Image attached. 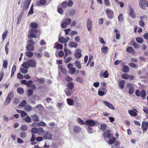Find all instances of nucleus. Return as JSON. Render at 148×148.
<instances>
[{"mask_svg":"<svg viewBox=\"0 0 148 148\" xmlns=\"http://www.w3.org/2000/svg\"><path fill=\"white\" fill-rule=\"evenodd\" d=\"M30 26L32 29H30L29 30V34L28 35V38H37V36L36 34L38 33L39 35H40V31L36 29L38 27V25L37 23L35 22H32L31 23Z\"/></svg>","mask_w":148,"mask_h":148,"instance_id":"f257e3e1","label":"nucleus"},{"mask_svg":"<svg viewBox=\"0 0 148 148\" xmlns=\"http://www.w3.org/2000/svg\"><path fill=\"white\" fill-rule=\"evenodd\" d=\"M22 66L26 69H28L29 67L36 68V61L33 59L28 60L26 62L23 63Z\"/></svg>","mask_w":148,"mask_h":148,"instance_id":"f03ea898","label":"nucleus"},{"mask_svg":"<svg viewBox=\"0 0 148 148\" xmlns=\"http://www.w3.org/2000/svg\"><path fill=\"white\" fill-rule=\"evenodd\" d=\"M135 94L138 97L141 96L143 99H146V93L145 90H142L141 92L138 89H137L135 91Z\"/></svg>","mask_w":148,"mask_h":148,"instance_id":"7ed1b4c3","label":"nucleus"},{"mask_svg":"<svg viewBox=\"0 0 148 148\" xmlns=\"http://www.w3.org/2000/svg\"><path fill=\"white\" fill-rule=\"evenodd\" d=\"M105 12L108 18L109 19H112L113 18L114 16V12L112 10L109 9H106L105 10Z\"/></svg>","mask_w":148,"mask_h":148,"instance_id":"20e7f679","label":"nucleus"},{"mask_svg":"<svg viewBox=\"0 0 148 148\" xmlns=\"http://www.w3.org/2000/svg\"><path fill=\"white\" fill-rule=\"evenodd\" d=\"M13 94V91H11L8 94V97L5 99V101L4 103V105L6 106L10 102L11 100L12 97V95Z\"/></svg>","mask_w":148,"mask_h":148,"instance_id":"39448f33","label":"nucleus"},{"mask_svg":"<svg viewBox=\"0 0 148 148\" xmlns=\"http://www.w3.org/2000/svg\"><path fill=\"white\" fill-rule=\"evenodd\" d=\"M139 5L141 8L145 9L146 6L148 7V2L147 0H140Z\"/></svg>","mask_w":148,"mask_h":148,"instance_id":"423d86ee","label":"nucleus"},{"mask_svg":"<svg viewBox=\"0 0 148 148\" xmlns=\"http://www.w3.org/2000/svg\"><path fill=\"white\" fill-rule=\"evenodd\" d=\"M104 138H110L113 136V134L111 133V131L108 130H106L103 134Z\"/></svg>","mask_w":148,"mask_h":148,"instance_id":"0eeeda50","label":"nucleus"},{"mask_svg":"<svg viewBox=\"0 0 148 148\" xmlns=\"http://www.w3.org/2000/svg\"><path fill=\"white\" fill-rule=\"evenodd\" d=\"M141 127L143 133H146L147 130H148V122L145 121H143L142 123Z\"/></svg>","mask_w":148,"mask_h":148,"instance_id":"6e6552de","label":"nucleus"},{"mask_svg":"<svg viewBox=\"0 0 148 148\" xmlns=\"http://www.w3.org/2000/svg\"><path fill=\"white\" fill-rule=\"evenodd\" d=\"M31 1L32 0H25V1L24 2L23 9V10H24L28 8Z\"/></svg>","mask_w":148,"mask_h":148,"instance_id":"1a4fd4ad","label":"nucleus"},{"mask_svg":"<svg viewBox=\"0 0 148 148\" xmlns=\"http://www.w3.org/2000/svg\"><path fill=\"white\" fill-rule=\"evenodd\" d=\"M85 124L89 127L93 126L95 125L96 123L93 120H87L85 121Z\"/></svg>","mask_w":148,"mask_h":148,"instance_id":"9d476101","label":"nucleus"},{"mask_svg":"<svg viewBox=\"0 0 148 148\" xmlns=\"http://www.w3.org/2000/svg\"><path fill=\"white\" fill-rule=\"evenodd\" d=\"M46 0H40L37 1L36 3V5L37 6H40L45 5L46 3Z\"/></svg>","mask_w":148,"mask_h":148,"instance_id":"9b49d317","label":"nucleus"},{"mask_svg":"<svg viewBox=\"0 0 148 148\" xmlns=\"http://www.w3.org/2000/svg\"><path fill=\"white\" fill-rule=\"evenodd\" d=\"M130 12L129 13V15L132 18H135L136 17V14L134 12L131 7L130 6Z\"/></svg>","mask_w":148,"mask_h":148,"instance_id":"f8f14e48","label":"nucleus"},{"mask_svg":"<svg viewBox=\"0 0 148 148\" xmlns=\"http://www.w3.org/2000/svg\"><path fill=\"white\" fill-rule=\"evenodd\" d=\"M127 87L129 88V93L132 95L134 92V87L132 84L128 83L127 85Z\"/></svg>","mask_w":148,"mask_h":148,"instance_id":"ddd939ff","label":"nucleus"},{"mask_svg":"<svg viewBox=\"0 0 148 148\" xmlns=\"http://www.w3.org/2000/svg\"><path fill=\"white\" fill-rule=\"evenodd\" d=\"M86 24L87 27L88 31H90L92 29V22L91 20L89 19H88Z\"/></svg>","mask_w":148,"mask_h":148,"instance_id":"4468645a","label":"nucleus"},{"mask_svg":"<svg viewBox=\"0 0 148 148\" xmlns=\"http://www.w3.org/2000/svg\"><path fill=\"white\" fill-rule=\"evenodd\" d=\"M52 135L48 132H47L44 135L43 137L45 139H51Z\"/></svg>","mask_w":148,"mask_h":148,"instance_id":"2eb2a0df","label":"nucleus"},{"mask_svg":"<svg viewBox=\"0 0 148 148\" xmlns=\"http://www.w3.org/2000/svg\"><path fill=\"white\" fill-rule=\"evenodd\" d=\"M34 47L33 45L27 43L26 46V49L28 51H32L34 50Z\"/></svg>","mask_w":148,"mask_h":148,"instance_id":"dca6fc26","label":"nucleus"},{"mask_svg":"<svg viewBox=\"0 0 148 148\" xmlns=\"http://www.w3.org/2000/svg\"><path fill=\"white\" fill-rule=\"evenodd\" d=\"M108 48L104 45H102L101 47V52L105 54L108 53Z\"/></svg>","mask_w":148,"mask_h":148,"instance_id":"f3484780","label":"nucleus"},{"mask_svg":"<svg viewBox=\"0 0 148 148\" xmlns=\"http://www.w3.org/2000/svg\"><path fill=\"white\" fill-rule=\"evenodd\" d=\"M74 132L75 134H77L80 132L81 129L79 126H75L73 127Z\"/></svg>","mask_w":148,"mask_h":148,"instance_id":"a211bd4d","label":"nucleus"},{"mask_svg":"<svg viewBox=\"0 0 148 148\" xmlns=\"http://www.w3.org/2000/svg\"><path fill=\"white\" fill-rule=\"evenodd\" d=\"M67 89L72 90L74 87V84L72 82L69 83L66 86Z\"/></svg>","mask_w":148,"mask_h":148,"instance_id":"6ab92c4d","label":"nucleus"},{"mask_svg":"<svg viewBox=\"0 0 148 148\" xmlns=\"http://www.w3.org/2000/svg\"><path fill=\"white\" fill-rule=\"evenodd\" d=\"M103 103L106 106L109 107L110 108L114 110V108L113 107V105L109 103H108L107 101H103Z\"/></svg>","mask_w":148,"mask_h":148,"instance_id":"aec40b11","label":"nucleus"},{"mask_svg":"<svg viewBox=\"0 0 148 148\" xmlns=\"http://www.w3.org/2000/svg\"><path fill=\"white\" fill-rule=\"evenodd\" d=\"M66 101L68 104L70 106H72L74 104L73 100L71 98H67Z\"/></svg>","mask_w":148,"mask_h":148,"instance_id":"412c9836","label":"nucleus"},{"mask_svg":"<svg viewBox=\"0 0 148 148\" xmlns=\"http://www.w3.org/2000/svg\"><path fill=\"white\" fill-rule=\"evenodd\" d=\"M126 51L129 53H134L135 51L133 47H129L126 49Z\"/></svg>","mask_w":148,"mask_h":148,"instance_id":"4be33fe9","label":"nucleus"},{"mask_svg":"<svg viewBox=\"0 0 148 148\" xmlns=\"http://www.w3.org/2000/svg\"><path fill=\"white\" fill-rule=\"evenodd\" d=\"M122 70L124 73H127L129 71V68L126 65H124L122 68Z\"/></svg>","mask_w":148,"mask_h":148,"instance_id":"5701e85b","label":"nucleus"},{"mask_svg":"<svg viewBox=\"0 0 148 148\" xmlns=\"http://www.w3.org/2000/svg\"><path fill=\"white\" fill-rule=\"evenodd\" d=\"M125 81L124 80H121L119 82V86L121 89L123 88L125 84Z\"/></svg>","mask_w":148,"mask_h":148,"instance_id":"b1692460","label":"nucleus"},{"mask_svg":"<svg viewBox=\"0 0 148 148\" xmlns=\"http://www.w3.org/2000/svg\"><path fill=\"white\" fill-rule=\"evenodd\" d=\"M74 55L75 56V58L77 59H78L80 58L82 56L81 53V51H80L79 52H76L74 54Z\"/></svg>","mask_w":148,"mask_h":148,"instance_id":"393cba45","label":"nucleus"},{"mask_svg":"<svg viewBox=\"0 0 148 148\" xmlns=\"http://www.w3.org/2000/svg\"><path fill=\"white\" fill-rule=\"evenodd\" d=\"M69 46L71 47L76 48L77 46V44L76 42L70 41L69 43Z\"/></svg>","mask_w":148,"mask_h":148,"instance_id":"a878e982","label":"nucleus"},{"mask_svg":"<svg viewBox=\"0 0 148 148\" xmlns=\"http://www.w3.org/2000/svg\"><path fill=\"white\" fill-rule=\"evenodd\" d=\"M20 137L22 139H24L26 138L27 134L26 132H21L19 133Z\"/></svg>","mask_w":148,"mask_h":148,"instance_id":"bb28decb","label":"nucleus"},{"mask_svg":"<svg viewBox=\"0 0 148 148\" xmlns=\"http://www.w3.org/2000/svg\"><path fill=\"white\" fill-rule=\"evenodd\" d=\"M75 64L76 66L79 69H81L82 68V65L80 62L79 60L75 61Z\"/></svg>","mask_w":148,"mask_h":148,"instance_id":"cd10ccee","label":"nucleus"},{"mask_svg":"<svg viewBox=\"0 0 148 148\" xmlns=\"http://www.w3.org/2000/svg\"><path fill=\"white\" fill-rule=\"evenodd\" d=\"M38 132H37L38 134L39 135H43L45 132L43 130L42 128L39 127L38 128Z\"/></svg>","mask_w":148,"mask_h":148,"instance_id":"c85d7f7f","label":"nucleus"},{"mask_svg":"<svg viewBox=\"0 0 148 148\" xmlns=\"http://www.w3.org/2000/svg\"><path fill=\"white\" fill-rule=\"evenodd\" d=\"M111 139L109 140L108 141V143L110 145H111L114 143L116 140V139L115 137L112 136L111 138Z\"/></svg>","mask_w":148,"mask_h":148,"instance_id":"c756f323","label":"nucleus"},{"mask_svg":"<svg viewBox=\"0 0 148 148\" xmlns=\"http://www.w3.org/2000/svg\"><path fill=\"white\" fill-rule=\"evenodd\" d=\"M17 92L19 94H23L24 92V90L22 88H19L17 89Z\"/></svg>","mask_w":148,"mask_h":148,"instance_id":"7c9ffc66","label":"nucleus"},{"mask_svg":"<svg viewBox=\"0 0 148 148\" xmlns=\"http://www.w3.org/2000/svg\"><path fill=\"white\" fill-rule=\"evenodd\" d=\"M36 136L35 135H34V134H32V138L31 139L30 141L32 142V145H35L37 143L36 142H33L34 141L35 139L36 140Z\"/></svg>","mask_w":148,"mask_h":148,"instance_id":"2f4dec72","label":"nucleus"},{"mask_svg":"<svg viewBox=\"0 0 148 148\" xmlns=\"http://www.w3.org/2000/svg\"><path fill=\"white\" fill-rule=\"evenodd\" d=\"M28 127L26 125H22L20 127V130L22 131H26L27 130Z\"/></svg>","mask_w":148,"mask_h":148,"instance_id":"473e14b6","label":"nucleus"},{"mask_svg":"<svg viewBox=\"0 0 148 148\" xmlns=\"http://www.w3.org/2000/svg\"><path fill=\"white\" fill-rule=\"evenodd\" d=\"M129 113L132 116H136L137 114L133 110H131L129 111Z\"/></svg>","mask_w":148,"mask_h":148,"instance_id":"72a5a7b5","label":"nucleus"},{"mask_svg":"<svg viewBox=\"0 0 148 148\" xmlns=\"http://www.w3.org/2000/svg\"><path fill=\"white\" fill-rule=\"evenodd\" d=\"M16 66L15 65H14L12 68L11 73V77H12L16 71Z\"/></svg>","mask_w":148,"mask_h":148,"instance_id":"f704fd0d","label":"nucleus"},{"mask_svg":"<svg viewBox=\"0 0 148 148\" xmlns=\"http://www.w3.org/2000/svg\"><path fill=\"white\" fill-rule=\"evenodd\" d=\"M31 117L32 120L34 121L37 122L39 121L38 117L36 114L32 116Z\"/></svg>","mask_w":148,"mask_h":148,"instance_id":"c9c22d12","label":"nucleus"},{"mask_svg":"<svg viewBox=\"0 0 148 148\" xmlns=\"http://www.w3.org/2000/svg\"><path fill=\"white\" fill-rule=\"evenodd\" d=\"M36 82H38L40 84H43L45 82V79L43 78L39 79L37 78V79L36 80Z\"/></svg>","mask_w":148,"mask_h":148,"instance_id":"e433bc0d","label":"nucleus"},{"mask_svg":"<svg viewBox=\"0 0 148 148\" xmlns=\"http://www.w3.org/2000/svg\"><path fill=\"white\" fill-rule=\"evenodd\" d=\"M58 41L61 44H64L65 42H66V39L63 37H61L59 39Z\"/></svg>","mask_w":148,"mask_h":148,"instance_id":"4c0bfd02","label":"nucleus"},{"mask_svg":"<svg viewBox=\"0 0 148 148\" xmlns=\"http://www.w3.org/2000/svg\"><path fill=\"white\" fill-rule=\"evenodd\" d=\"M71 90H67V89L65 90L64 92L67 96H69L71 95L72 92Z\"/></svg>","mask_w":148,"mask_h":148,"instance_id":"58836bf2","label":"nucleus"},{"mask_svg":"<svg viewBox=\"0 0 148 148\" xmlns=\"http://www.w3.org/2000/svg\"><path fill=\"white\" fill-rule=\"evenodd\" d=\"M8 30H6L2 35V39L3 41H4L7 36Z\"/></svg>","mask_w":148,"mask_h":148,"instance_id":"ea45409f","label":"nucleus"},{"mask_svg":"<svg viewBox=\"0 0 148 148\" xmlns=\"http://www.w3.org/2000/svg\"><path fill=\"white\" fill-rule=\"evenodd\" d=\"M25 54L26 56L27 57H31L33 56L34 53L33 52H31V51H29L26 52L25 53Z\"/></svg>","mask_w":148,"mask_h":148,"instance_id":"a19ab883","label":"nucleus"},{"mask_svg":"<svg viewBox=\"0 0 148 148\" xmlns=\"http://www.w3.org/2000/svg\"><path fill=\"white\" fill-rule=\"evenodd\" d=\"M63 21H64V22H66V23L68 25L70 24L71 22V19L69 18H64L63 19Z\"/></svg>","mask_w":148,"mask_h":148,"instance_id":"79ce46f5","label":"nucleus"},{"mask_svg":"<svg viewBox=\"0 0 148 148\" xmlns=\"http://www.w3.org/2000/svg\"><path fill=\"white\" fill-rule=\"evenodd\" d=\"M28 70L27 69H24L23 68H20V71L23 74H26L28 72Z\"/></svg>","mask_w":148,"mask_h":148,"instance_id":"37998d69","label":"nucleus"},{"mask_svg":"<svg viewBox=\"0 0 148 148\" xmlns=\"http://www.w3.org/2000/svg\"><path fill=\"white\" fill-rule=\"evenodd\" d=\"M77 122L79 124L81 125H83L85 123L79 118L77 119Z\"/></svg>","mask_w":148,"mask_h":148,"instance_id":"c03bdc74","label":"nucleus"},{"mask_svg":"<svg viewBox=\"0 0 148 148\" xmlns=\"http://www.w3.org/2000/svg\"><path fill=\"white\" fill-rule=\"evenodd\" d=\"M76 81L81 84H82L83 83V79L80 77H77L75 79Z\"/></svg>","mask_w":148,"mask_h":148,"instance_id":"a18cd8bd","label":"nucleus"},{"mask_svg":"<svg viewBox=\"0 0 148 148\" xmlns=\"http://www.w3.org/2000/svg\"><path fill=\"white\" fill-rule=\"evenodd\" d=\"M27 43L33 45L35 44V42L33 39H30L28 40Z\"/></svg>","mask_w":148,"mask_h":148,"instance_id":"49530a36","label":"nucleus"},{"mask_svg":"<svg viewBox=\"0 0 148 148\" xmlns=\"http://www.w3.org/2000/svg\"><path fill=\"white\" fill-rule=\"evenodd\" d=\"M24 120L26 122L29 123L31 121V118L28 116H26L25 117L24 119Z\"/></svg>","mask_w":148,"mask_h":148,"instance_id":"de8ad7c7","label":"nucleus"},{"mask_svg":"<svg viewBox=\"0 0 148 148\" xmlns=\"http://www.w3.org/2000/svg\"><path fill=\"white\" fill-rule=\"evenodd\" d=\"M122 77L125 79H128L130 78V76L127 74L124 73L122 75Z\"/></svg>","mask_w":148,"mask_h":148,"instance_id":"09e8293b","label":"nucleus"},{"mask_svg":"<svg viewBox=\"0 0 148 148\" xmlns=\"http://www.w3.org/2000/svg\"><path fill=\"white\" fill-rule=\"evenodd\" d=\"M101 129L103 131H105L107 128L106 125L105 124H102L101 125Z\"/></svg>","mask_w":148,"mask_h":148,"instance_id":"8fccbe9b","label":"nucleus"},{"mask_svg":"<svg viewBox=\"0 0 148 148\" xmlns=\"http://www.w3.org/2000/svg\"><path fill=\"white\" fill-rule=\"evenodd\" d=\"M38 128L36 127H33L32 128L31 130V132L33 134H36L38 132Z\"/></svg>","mask_w":148,"mask_h":148,"instance_id":"3c124183","label":"nucleus"},{"mask_svg":"<svg viewBox=\"0 0 148 148\" xmlns=\"http://www.w3.org/2000/svg\"><path fill=\"white\" fill-rule=\"evenodd\" d=\"M102 75L104 78H107L109 76L108 71L107 70Z\"/></svg>","mask_w":148,"mask_h":148,"instance_id":"603ef678","label":"nucleus"},{"mask_svg":"<svg viewBox=\"0 0 148 148\" xmlns=\"http://www.w3.org/2000/svg\"><path fill=\"white\" fill-rule=\"evenodd\" d=\"M136 41L140 43H143V40L142 38L140 37H137L136 38Z\"/></svg>","mask_w":148,"mask_h":148,"instance_id":"864d4df0","label":"nucleus"},{"mask_svg":"<svg viewBox=\"0 0 148 148\" xmlns=\"http://www.w3.org/2000/svg\"><path fill=\"white\" fill-rule=\"evenodd\" d=\"M69 72L70 74H73L76 72L75 69L73 67L69 69Z\"/></svg>","mask_w":148,"mask_h":148,"instance_id":"5fc2aeb1","label":"nucleus"},{"mask_svg":"<svg viewBox=\"0 0 148 148\" xmlns=\"http://www.w3.org/2000/svg\"><path fill=\"white\" fill-rule=\"evenodd\" d=\"M118 21L119 22L122 21L123 19V15L122 13L120 14L118 17Z\"/></svg>","mask_w":148,"mask_h":148,"instance_id":"6e6d98bb","label":"nucleus"},{"mask_svg":"<svg viewBox=\"0 0 148 148\" xmlns=\"http://www.w3.org/2000/svg\"><path fill=\"white\" fill-rule=\"evenodd\" d=\"M72 59V58L71 56H69L67 59H64V61L65 63H67L70 62Z\"/></svg>","mask_w":148,"mask_h":148,"instance_id":"4d7b16f0","label":"nucleus"},{"mask_svg":"<svg viewBox=\"0 0 148 148\" xmlns=\"http://www.w3.org/2000/svg\"><path fill=\"white\" fill-rule=\"evenodd\" d=\"M26 104V101L25 100H23L20 103L19 105L20 106L23 107H25Z\"/></svg>","mask_w":148,"mask_h":148,"instance_id":"13d9d810","label":"nucleus"},{"mask_svg":"<svg viewBox=\"0 0 148 148\" xmlns=\"http://www.w3.org/2000/svg\"><path fill=\"white\" fill-rule=\"evenodd\" d=\"M8 61L7 60H4L3 61V67L6 69L7 68L8 65Z\"/></svg>","mask_w":148,"mask_h":148,"instance_id":"bf43d9fd","label":"nucleus"},{"mask_svg":"<svg viewBox=\"0 0 148 148\" xmlns=\"http://www.w3.org/2000/svg\"><path fill=\"white\" fill-rule=\"evenodd\" d=\"M67 3L66 1L63 2L62 3V7L63 8H65L67 7Z\"/></svg>","mask_w":148,"mask_h":148,"instance_id":"052dcab7","label":"nucleus"},{"mask_svg":"<svg viewBox=\"0 0 148 148\" xmlns=\"http://www.w3.org/2000/svg\"><path fill=\"white\" fill-rule=\"evenodd\" d=\"M33 7V5H32L31 7L30 10L28 13V15L31 14H32L34 13Z\"/></svg>","mask_w":148,"mask_h":148,"instance_id":"680f3d73","label":"nucleus"},{"mask_svg":"<svg viewBox=\"0 0 148 148\" xmlns=\"http://www.w3.org/2000/svg\"><path fill=\"white\" fill-rule=\"evenodd\" d=\"M27 95L28 96H31L33 93V91L31 89H30L29 90H28L27 91Z\"/></svg>","mask_w":148,"mask_h":148,"instance_id":"e2e57ef3","label":"nucleus"},{"mask_svg":"<svg viewBox=\"0 0 148 148\" xmlns=\"http://www.w3.org/2000/svg\"><path fill=\"white\" fill-rule=\"evenodd\" d=\"M67 25L68 24L66 23V22L64 21L62 23L61 27L63 28H65L67 27Z\"/></svg>","mask_w":148,"mask_h":148,"instance_id":"0e129e2a","label":"nucleus"},{"mask_svg":"<svg viewBox=\"0 0 148 148\" xmlns=\"http://www.w3.org/2000/svg\"><path fill=\"white\" fill-rule=\"evenodd\" d=\"M17 77L18 79H23V77L22 75L20 73H19L17 74Z\"/></svg>","mask_w":148,"mask_h":148,"instance_id":"69168bd1","label":"nucleus"},{"mask_svg":"<svg viewBox=\"0 0 148 148\" xmlns=\"http://www.w3.org/2000/svg\"><path fill=\"white\" fill-rule=\"evenodd\" d=\"M129 65L130 67L134 68H136L137 67V66L135 64L132 62L130 63L129 64Z\"/></svg>","mask_w":148,"mask_h":148,"instance_id":"338daca9","label":"nucleus"},{"mask_svg":"<svg viewBox=\"0 0 148 148\" xmlns=\"http://www.w3.org/2000/svg\"><path fill=\"white\" fill-rule=\"evenodd\" d=\"M25 108L27 111H29L32 110V107L29 105L25 106Z\"/></svg>","mask_w":148,"mask_h":148,"instance_id":"774afa93","label":"nucleus"}]
</instances>
